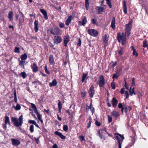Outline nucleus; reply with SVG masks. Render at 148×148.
I'll use <instances>...</instances> for the list:
<instances>
[{"label":"nucleus","mask_w":148,"mask_h":148,"mask_svg":"<svg viewBox=\"0 0 148 148\" xmlns=\"http://www.w3.org/2000/svg\"><path fill=\"white\" fill-rule=\"evenodd\" d=\"M23 117L22 115H21L18 119L16 116L11 117V121L15 126L16 127H19L22 126L23 123Z\"/></svg>","instance_id":"1"},{"label":"nucleus","mask_w":148,"mask_h":148,"mask_svg":"<svg viewBox=\"0 0 148 148\" xmlns=\"http://www.w3.org/2000/svg\"><path fill=\"white\" fill-rule=\"evenodd\" d=\"M107 132L106 129L104 128L102 129L99 130L97 131V135L99 136L101 139H103L104 140H106V138L104 136V134H105Z\"/></svg>","instance_id":"2"},{"label":"nucleus","mask_w":148,"mask_h":148,"mask_svg":"<svg viewBox=\"0 0 148 148\" xmlns=\"http://www.w3.org/2000/svg\"><path fill=\"white\" fill-rule=\"evenodd\" d=\"M31 105L32 108L33 109L34 112L37 115L38 119L42 123H43V120L41 119L42 115L39 114L38 111V110L36 105L32 103H31Z\"/></svg>","instance_id":"3"},{"label":"nucleus","mask_w":148,"mask_h":148,"mask_svg":"<svg viewBox=\"0 0 148 148\" xmlns=\"http://www.w3.org/2000/svg\"><path fill=\"white\" fill-rule=\"evenodd\" d=\"M124 32L121 34L120 32L117 33V38L119 42H121L122 41H126V38Z\"/></svg>","instance_id":"4"},{"label":"nucleus","mask_w":148,"mask_h":148,"mask_svg":"<svg viewBox=\"0 0 148 148\" xmlns=\"http://www.w3.org/2000/svg\"><path fill=\"white\" fill-rule=\"evenodd\" d=\"M54 29L56 30L55 32H54L53 29H51L50 31V33L53 35L59 36L62 34V31L58 27H54Z\"/></svg>","instance_id":"5"},{"label":"nucleus","mask_w":148,"mask_h":148,"mask_svg":"<svg viewBox=\"0 0 148 148\" xmlns=\"http://www.w3.org/2000/svg\"><path fill=\"white\" fill-rule=\"evenodd\" d=\"M99 80L97 81V83L99 85L100 88H103L105 84V79L104 77L102 75H100L99 77Z\"/></svg>","instance_id":"6"},{"label":"nucleus","mask_w":148,"mask_h":148,"mask_svg":"<svg viewBox=\"0 0 148 148\" xmlns=\"http://www.w3.org/2000/svg\"><path fill=\"white\" fill-rule=\"evenodd\" d=\"M88 33L90 36L94 37H96L98 34V32L95 29H88Z\"/></svg>","instance_id":"7"},{"label":"nucleus","mask_w":148,"mask_h":148,"mask_svg":"<svg viewBox=\"0 0 148 148\" xmlns=\"http://www.w3.org/2000/svg\"><path fill=\"white\" fill-rule=\"evenodd\" d=\"M93 85H92L88 91L89 96L91 98H93L95 94V90Z\"/></svg>","instance_id":"8"},{"label":"nucleus","mask_w":148,"mask_h":148,"mask_svg":"<svg viewBox=\"0 0 148 148\" xmlns=\"http://www.w3.org/2000/svg\"><path fill=\"white\" fill-rule=\"evenodd\" d=\"M53 40L54 43L58 44L60 43L62 41V39L61 36L58 35H56L54 36Z\"/></svg>","instance_id":"9"},{"label":"nucleus","mask_w":148,"mask_h":148,"mask_svg":"<svg viewBox=\"0 0 148 148\" xmlns=\"http://www.w3.org/2000/svg\"><path fill=\"white\" fill-rule=\"evenodd\" d=\"M133 20L131 19L129 21L128 24L125 25V29L132 30V28Z\"/></svg>","instance_id":"10"},{"label":"nucleus","mask_w":148,"mask_h":148,"mask_svg":"<svg viewBox=\"0 0 148 148\" xmlns=\"http://www.w3.org/2000/svg\"><path fill=\"white\" fill-rule=\"evenodd\" d=\"M70 40V37L69 35L65 36L64 39L63 44L65 47H67V44Z\"/></svg>","instance_id":"11"},{"label":"nucleus","mask_w":148,"mask_h":148,"mask_svg":"<svg viewBox=\"0 0 148 148\" xmlns=\"http://www.w3.org/2000/svg\"><path fill=\"white\" fill-rule=\"evenodd\" d=\"M11 141L12 145L16 147L18 146L21 143V142L18 139L12 138Z\"/></svg>","instance_id":"12"},{"label":"nucleus","mask_w":148,"mask_h":148,"mask_svg":"<svg viewBox=\"0 0 148 148\" xmlns=\"http://www.w3.org/2000/svg\"><path fill=\"white\" fill-rule=\"evenodd\" d=\"M111 102L112 103L113 107L115 108L116 106L118 103V101L115 97H113L112 100H111Z\"/></svg>","instance_id":"13"},{"label":"nucleus","mask_w":148,"mask_h":148,"mask_svg":"<svg viewBox=\"0 0 148 148\" xmlns=\"http://www.w3.org/2000/svg\"><path fill=\"white\" fill-rule=\"evenodd\" d=\"M39 22L38 20H36L34 22V29L35 32H37L39 29Z\"/></svg>","instance_id":"14"},{"label":"nucleus","mask_w":148,"mask_h":148,"mask_svg":"<svg viewBox=\"0 0 148 148\" xmlns=\"http://www.w3.org/2000/svg\"><path fill=\"white\" fill-rule=\"evenodd\" d=\"M31 68L34 73H36L38 71V68L37 64L34 63L33 65L31 66Z\"/></svg>","instance_id":"15"},{"label":"nucleus","mask_w":148,"mask_h":148,"mask_svg":"<svg viewBox=\"0 0 148 148\" xmlns=\"http://www.w3.org/2000/svg\"><path fill=\"white\" fill-rule=\"evenodd\" d=\"M40 12L43 15L44 18L46 20L48 19L47 13V11L44 9H40Z\"/></svg>","instance_id":"16"},{"label":"nucleus","mask_w":148,"mask_h":148,"mask_svg":"<svg viewBox=\"0 0 148 148\" xmlns=\"http://www.w3.org/2000/svg\"><path fill=\"white\" fill-rule=\"evenodd\" d=\"M54 134L59 136L62 139H64L66 138V136H64L61 133L58 131H55L54 132Z\"/></svg>","instance_id":"17"},{"label":"nucleus","mask_w":148,"mask_h":148,"mask_svg":"<svg viewBox=\"0 0 148 148\" xmlns=\"http://www.w3.org/2000/svg\"><path fill=\"white\" fill-rule=\"evenodd\" d=\"M49 62L50 65H54L55 62H54L53 56V55H50L49 57Z\"/></svg>","instance_id":"18"},{"label":"nucleus","mask_w":148,"mask_h":148,"mask_svg":"<svg viewBox=\"0 0 148 148\" xmlns=\"http://www.w3.org/2000/svg\"><path fill=\"white\" fill-rule=\"evenodd\" d=\"M24 16H21L19 19V24L18 26L19 27L23 26V23L24 22Z\"/></svg>","instance_id":"19"},{"label":"nucleus","mask_w":148,"mask_h":148,"mask_svg":"<svg viewBox=\"0 0 148 148\" xmlns=\"http://www.w3.org/2000/svg\"><path fill=\"white\" fill-rule=\"evenodd\" d=\"M115 17L114 16L113 17L111 24L110 25V27H112L113 30H114L115 29Z\"/></svg>","instance_id":"20"},{"label":"nucleus","mask_w":148,"mask_h":148,"mask_svg":"<svg viewBox=\"0 0 148 148\" xmlns=\"http://www.w3.org/2000/svg\"><path fill=\"white\" fill-rule=\"evenodd\" d=\"M87 22L86 18L85 17L82 19V21H79L78 24L79 25H82L83 26H84L85 25L86 23Z\"/></svg>","instance_id":"21"},{"label":"nucleus","mask_w":148,"mask_h":148,"mask_svg":"<svg viewBox=\"0 0 148 148\" xmlns=\"http://www.w3.org/2000/svg\"><path fill=\"white\" fill-rule=\"evenodd\" d=\"M114 138L118 140L119 143V148H121V143L123 141H121L120 138L118 136H115Z\"/></svg>","instance_id":"22"},{"label":"nucleus","mask_w":148,"mask_h":148,"mask_svg":"<svg viewBox=\"0 0 148 148\" xmlns=\"http://www.w3.org/2000/svg\"><path fill=\"white\" fill-rule=\"evenodd\" d=\"M96 9L97 10V13L99 14H101V12H104V8L103 7H100V6H97Z\"/></svg>","instance_id":"23"},{"label":"nucleus","mask_w":148,"mask_h":148,"mask_svg":"<svg viewBox=\"0 0 148 148\" xmlns=\"http://www.w3.org/2000/svg\"><path fill=\"white\" fill-rule=\"evenodd\" d=\"M73 18V16L70 15L69 16L66 21L65 24L66 25L68 26L70 23L71 21Z\"/></svg>","instance_id":"24"},{"label":"nucleus","mask_w":148,"mask_h":148,"mask_svg":"<svg viewBox=\"0 0 148 148\" xmlns=\"http://www.w3.org/2000/svg\"><path fill=\"white\" fill-rule=\"evenodd\" d=\"M57 82L56 79H54L51 82L49 83V86L50 87L55 86L57 85Z\"/></svg>","instance_id":"25"},{"label":"nucleus","mask_w":148,"mask_h":148,"mask_svg":"<svg viewBox=\"0 0 148 148\" xmlns=\"http://www.w3.org/2000/svg\"><path fill=\"white\" fill-rule=\"evenodd\" d=\"M123 8L124 12L125 14H127V7L126 2L125 1H123Z\"/></svg>","instance_id":"26"},{"label":"nucleus","mask_w":148,"mask_h":148,"mask_svg":"<svg viewBox=\"0 0 148 148\" xmlns=\"http://www.w3.org/2000/svg\"><path fill=\"white\" fill-rule=\"evenodd\" d=\"M88 75V73H83L82 74V82H84L86 78V79H88V77H87V76Z\"/></svg>","instance_id":"27"},{"label":"nucleus","mask_w":148,"mask_h":148,"mask_svg":"<svg viewBox=\"0 0 148 148\" xmlns=\"http://www.w3.org/2000/svg\"><path fill=\"white\" fill-rule=\"evenodd\" d=\"M132 50L133 51V55L135 56V57H137L138 56V53L136 52V49H135L134 47L133 46H132Z\"/></svg>","instance_id":"28"},{"label":"nucleus","mask_w":148,"mask_h":148,"mask_svg":"<svg viewBox=\"0 0 148 148\" xmlns=\"http://www.w3.org/2000/svg\"><path fill=\"white\" fill-rule=\"evenodd\" d=\"M19 75L20 77H22L23 79H24L27 77V74L24 71L21 72L19 74Z\"/></svg>","instance_id":"29"},{"label":"nucleus","mask_w":148,"mask_h":148,"mask_svg":"<svg viewBox=\"0 0 148 148\" xmlns=\"http://www.w3.org/2000/svg\"><path fill=\"white\" fill-rule=\"evenodd\" d=\"M13 13L12 11H10L8 14V18L10 21H12L13 20Z\"/></svg>","instance_id":"30"},{"label":"nucleus","mask_w":148,"mask_h":148,"mask_svg":"<svg viewBox=\"0 0 148 148\" xmlns=\"http://www.w3.org/2000/svg\"><path fill=\"white\" fill-rule=\"evenodd\" d=\"M131 30L125 29V32L124 33V35L127 37H128L131 34Z\"/></svg>","instance_id":"31"},{"label":"nucleus","mask_w":148,"mask_h":148,"mask_svg":"<svg viewBox=\"0 0 148 148\" xmlns=\"http://www.w3.org/2000/svg\"><path fill=\"white\" fill-rule=\"evenodd\" d=\"M111 114L112 116H114L117 118L118 116L119 112H116L114 110L111 112Z\"/></svg>","instance_id":"32"},{"label":"nucleus","mask_w":148,"mask_h":148,"mask_svg":"<svg viewBox=\"0 0 148 148\" xmlns=\"http://www.w3.org/2000/svg\"><path fill=\"white\" fill-rule=\"evenodd\" d=\"M58 108L59 111L60 112L61 110L62 107V104L60 100H58Z\"/></svg>","instance_id":"33"},{"label":"nucleus","mask_w":148,"mask_h":148,"mask_svg":"<svg viewBox=\"0 0 148 148\" xmlns=\"http://www.w3.org/2000/svg\"><path fill=\"white\" fill-rule=\"evenodd\" d=\"M27 58V56L26 53L21 55L20 58L21 60H26Z\"/></svg>","instance_id":"34"},{"label":"nucleus","mask_w":148,"mask_h":148,"mask_svg":"<svg viewBox=\"0 0 148 148\" xmlns=\"http://www.w3.org/2000/svg\"><path fill=\"white\" fill-rule=\"evenodd\" d=\"M5 124L8 123L9 125H10V123L9 120V118L7 116H5Z\"/></svg>","instance_id":"35"},{"label":"nucleus","mask_w":148,"mask_h":148,"mask_svg":"<svg viewBox=\"0 0 148 148\" xmlns=\"http://www.w3.org/2000/svg\"><path fill=\"white\" fill-rule=\"evenodd\" d=\"M20 63L19 64V66H21V67L24 69V65L25 62V61H23L22 60H19Z\"/></svg>","instance_id":"36"},{"label":"nucleus","mask_w":148,"mask_h":148,"mask_svg":"<svg viewBox=\"0 0 148 148\" xmlns=\"http://www.w3.org/2000/svg\"><path fill=\"white\" fill-rule=\"evenodd\" d=\"M135 138H132V142L131 143H130L129 144L127 145V147H132L133 145H134L135 143Z\"/></svg>","instance_id":"37"},{"label":"nucleus","mask_w":148,"mask_h":148,"mask_svg":"<svg viewBox=\"0 0 148 148\" xmlns=\"http://www.w3.org/2000/svg\"><path fill=\"white\" fill-rule=\"evenodd\" d=\"M89 122L87 124V128H89L90 127L91 123L92 122V119L90 116L89 119Z\"/></svg>","instance_id":"38"},{"label":"nucleus","mask_w":148,"mask_h":148,"mask_svg":"<svg viewBox=\"0 0 148 148\" xmlns=\"http://www.w3.org/2000/svg\"><path fill=\"white\" fill-rule=\"evenodd\" d=\"M89 0H85V6L86 10H88L89 9Z\"/></svg>","instance_id":"39"},{"label":"nucleus","mask_w":148,"mask_h":148,"mask_svg":"<svg viewBox=\"0 0 148 148\" xmlns=\"http://www.w3.org/2000/svg\"><path fill=\"white\" fill-rule=\"evenodd\" d=\"M13 107L16 111L19 110L21 108V106L18 103H17L16 106H14Z\"/></svg>","instance_id":"40"},{"label":"nucleus","mask_w":148,"mask_h":148,"mask_svg":"<svg viewBox=\"0 0 148 148\" xmlns=\"http://www.w3.org/2000/svg\"><path fill=\"white\" fill-rule=\"evenodd\" d=\"M143 47H147L148 49V44L146 40H144L143 41Z\"/></svg>","instance_id":"41"},{"label":"nucleus","mask_w":148,"mask_h":148,"mask_svg":"<svg viewBox=\"0 0 148 148\" xmlns=\"http://www.w3.org/2000/svg\"><path fill=\"white\" fill-rule=\"evenodd\" d=\"M14 101L16 103H17V102L16 94V90L15 89L14 91Z\"/></svg>","instance_id":"42"},{"label":"nucleus","mask_w":148,"mask_h":148,"mask_svg":"<svg viewBox=\"0 0 148 148\" xmlns=\"http://www.w3.org/2000/svg\"><path fill=\"white\" fill-rule=\"evenodd\" d=\"M123 48L122 47H121L120 49L118 51V53L121 56L123 55Z\"/></svg>","instance_id":"43"},{"label":"nucleus","mask_w":148,"mask_h":148,"mask_svg":"<svg viewBox=\"0 0 148 148\" xmlns=\"http://www.w3.org/2000/svg\"><path fill=\"white\" fill-rule=\"evenodd\" d=\"M114 79L113 81L111 83V86L113 90L115 89L116 88L115 84L114 82Z\"/></svg>","instance_id":"44"},{"label":"nucleus","mask_w":148,"mask_h":148,"mask_svg":"<svg viewBox=\"0 0 148 148\" xmlns=\"http://www.w3.org/2000/svg\"><path fill=\"white\" fill-rule=\"evenodd\" d=\"M131 87L130 89V95H132L133 94L135 95H136V93L134 92V89H135L134 87H133L132 88V91H131Z\"/></svg>","instance_id":"45"},{"label":"nucleus","mask_w":148,"mask_h":148,"mask_svg":"<svg viewBox=\"0 0 148 148\" xmlns=\"http://www.w3.org/2000/svg\"><path fill=\"white\" fill-rule=\"evenodd\" d=\"M77 42L78 43L77 44V45L79 47L81 45L82 42L80 38H77Z\"/></svg>","instance_id":"46"},{"label":"nucleus","mask_w":148,"mask_h":148,"mask_svg":"<svg viewBox=\"0 0 148 148\" xmlns=\"http://www.w3.org/2000/svg\"><path fill=\"white\" fill-rule=\"evenodd\" d=\"M86 92L85 91L81 92V96L82 98L84 99L86 96Z\"/></svg>","instance_id":"47"},{"label":"nucleus","mask_w":148,"mask_h":148,"mask_svg":"<svg viewBox=\"0 0 148 148\" xmlns=\"http://www.w3.org/2000/svg\"><path fill=\"white\" fill-rule=\"evenodd\" d=\"M20 48L16 47H15L14 52L16 53H19L20 52Z\"/></svg>","instance_id":"48"},{"label":"nucleus","mask_w":148,"mask_h":148,"mask_svg":"<svg viewBox=\"0 0 148 148\" xmlns=\"http://www.w3.org/2000/svg\"><path fill=\"white\" fill-rule=\"evenodd\" d=\"M103 41L106 44H108V39L106 35L103 38Z\"/></svg>","instance_id":"49"},{"label":"nucleus","mask_w":148,"mask_h":148,"mask_svg":"<svg viewBox=\"0 0 148 148\" xmlns=\"http://www.w3.org/2000/svg\"><path fill=\"white\" fill-rule=\"evenodd\" d=\"M106 1L107 2V4L108 5L109 7L110 8H111L112 7V6L111 4V0H106Z\"/></svg>","instance_id":"50"},{"label":"nucleus","mask_w":148,"mask_h":148,"mask_svg":"<svg viewBox=\"0 0 148 148\" xmlns=\"http://www.w3.org/2000/svg\"><path fill=\"white\" fill-rule=\"evenodd\" d=\"M78 138L80 140V141L81 142H83V141H84L85 140L84 137L83 135L79 136Z\"/></svg>","instance_id":"51"},{"label":"nucleus","mask_w":148,"mask_h":148,"mask_svg":"<svg viewBox=\"0 0 148 148\" xmlns=\"http://www.w3.org/2000/svg\"><path fill=\"white\" fill-rule=\"evenodd\" d=\"M29 130L31 132L33 133L34 132V126L32 125H31L29 127Z\"/></svg>","instance_id":"52"},{"label":"nucleus","mask_w":148,"mask_h":148,"mask_svg":"<svg viewBox=\"0 0 148 148\" xmlns=\"http://www.w3.org/2000/svg\"><path fill=\"white\" fill-rule=\"evenodd\" d=\"M44 69L45 70V72L47 74H49L50 73L49 71L47 69V65L46 64L45 65V66Z\"/></svg>","instance_id":"53"},{"label":"nucleus","mask_w":148,"mask_h":148,"mask_svg":"<svg viewBox=\"0 0 148 148\" xmlns=\"http://www.w3.org/2000/svg\"><path fill=\"white\" fill-rule=\"evenodd\" d=\"M108 122L110 123L112 122V117L109 115H108Z\"/></svg>","instance_id":"54"},{"label":"nucleus","mask_w":148,"mask_h":148,"mask_svg":"<svg viewBox=\"0 0 148 148\" xmlns=\"http://www.w3.org/2000/svg\"><path fill=\"white\" fill-rule=\"evenodd\" d=\"M119 75H118L114 73L113 75L112 78L113 80L114 79V78H117L119 77Z\"/></svg>","instance_id":"55"},{"label":"nucleus","mask_w":148,"mask_h":148,"mask_svg":"<svg viewBox=\"0 0 148 148\" xmlns=\"http://www.w3.org/2000/svg\"><path fill=\"white\" fill-rule=\"evenodd\" d=\"M63 130L66 132H67L68 130V127L66 125H64L63 126Z\"/></svg>","instance_id":"56"},{"label":"nucleus","mask_w":148,"mask_h":148,"mask_svg":"<svg viewBox=\"0 0 148 148\" xmlns=\"http://www.w3.org/2000/svg\"><path fill=\"white\" fill-rule=\"evenodd\" d=\"M114 134L117 135L119 136L121 138V141H123V139H124V137L120 134L115 133V134Z\"/></svg>","instance_id":"57"},{"label":"nucleus","mask_w":148,"mask_h":148,"mask_svg":"<svg viewBox=\"0 0 148 148\" xmlns=\"http://www.w3.org/2000/svg\"><path fill=\"white\" fill-rule=\"evenodd\" d=\"M59 26L61 28H63L64 27V23L60 22L59 24Z\"/></svg>","instance_id":"58"},{"label":"nucleus","mask_w":148,"mask_h":148,"mask_svg":"<svg viewBox=\"0 0 148 148\" xmlns=\"http://www.w3.org/2000/svg\"><path fill=\"white\" fill-rule=\"evenodd\" d=\"M135 79L134 77L132 78V86H135Z\"/></svg>","instance_id":"59"},{"label":"nucleus","mask_w":148,"mask_h":148,"mask_svg":"<svg viewBox=\"0 0 148 148\" xmlns=\"http://www.w3.org/2000/svg\"><path fill=\"white\" fill-rule=\"evenodd\" d=\"M123 104L122 103H119L118 105V107L119 109H121L123 108Z\"/></svg>","instance_id":"60"},{"label":"nucleus","mask_w":148,"mask_h":148,"mask_svg":"<svg viewBox=\"0 0 148 148\" xmlns=\"http://www.w3.org/2000/svg\"><path fill=\"white\" fill-rule=\"evenodd\" d=\"M28 123L30 124H34L35 123H36V121L34 120H29L28 121Z\"/></svg>","instance_id":"61"},{"label":"nucleus","mask_w":148,"mask_h":148,"mask_svg":"<svg viewBox=\"0 0 148 148\" xmlns=\"http://www.w3.org/2000/svg\"><path fill=\"white\" fill-rule=\"evenodd\" d=\"M91 21L93 24L97 25V21L94 18L92 19L91 20Z\"/></svg>","instance_id":"62"},{"label":"nucleus","mask_w":148,"mask_h":148,"mask_svg":"<svg viewBox=\"0 0 148 148\" xmlns=\"http://www.w3.org/2000/svg\"><path fill=\"white\" fill-rule=\"evenodd\" d=\"M123 108H124V111L126 112L127 113V107L125 106L124 103H123Z\"/></svg>","instance_id":"63"},{"label":"nucleus","mask_w":148,"mask_h":148,"mask_svg":"<svg viewBox=\"0 0 148 148\" xmlns=\"http://www.w3.org/2000/svg\"><path fill=\"white\" fill-rule=\"evenodd\" d=\"M95 124L97 126H100L101 125V123L99 122L97 120L95 121Z\"/></svg>","instance_id":"64"}]
</instances>
